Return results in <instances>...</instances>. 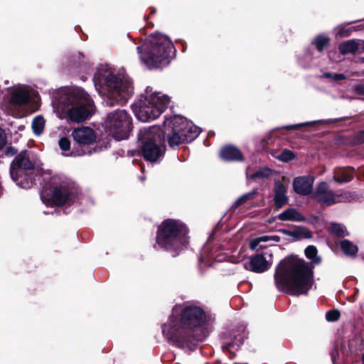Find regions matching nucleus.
<instances>
[{
	"label": "nucleus",
	"mask_w": 364,
	"mask_h": 364,
	"mask_svg": "<svg viewBox=\"0 0 364 364\" xmlns=\"http://www.w3.org/2000/svg\"><path fill=\"white\" fill-rule=\"evenodd\" d=\"M277 218L282 221L303 222L306 220L305 217L294 208H288L284 210L279 214Z\"/></svg>",
	"instance_id": "412c9836"
},
{
	"label": "nucleus",
	"mask_w": 364,
	"mask_h": 364,
	"mask_svg": "<svg viewBox=\"0 0 364 364\" xmlns=\"http://www.w3.org/2000/svg\"><path fill=\"white\" fill-rule=\"evenodd\" d=\"M340 246L342 251L347 255H354L358 252V247L355 245L348 240H343L340 242Z\"/></svg>",
	"instance_id": "393cba45"
},
{
	"label": "nucleus",
	"mask_w": 364,
	"mask_h": 364,
	"mask_svg": "<svg viewBox=\"0 0 364 364\" xmlns=\"http://www.w3.org/2000/svg\"><path fill=\"white\" fill-rule=\"evenodd\" d=\"M207 316L204 310L195 304L175 306L167 323L162 327L168 341L181 348L192 350L196 343L206 336L204 326Z\"/></svg>",
	"instance_id": "f257e3e1"
},
{
	"label": "nucleus",
	"mask_w": 364,
	"mask_h": 364,
	"mask_svg": "<svg viewBox=\"0 0 364 364\" xmlns=\"http://www.w3.org/2000/svg\"><path fill=\"white\" fill-rule=\"evenodd\" d=\"M245 338L246 336L244 332L242 333H239L237 335L234 334V340L230 343L223 345V350L230 351V348L232 347H239L244 342Z\"/></svg>",
	"instance_id": "bb28decb"
},
{
	"label": "nucleus",
	"mask_w": 364,
	"mask_h": 364,
	"mask_svg": "<svg viewBox=\"0 0 364 364\" xmlns=\"http://www.w3.org/2000/svg\"><path fill=\"white\" fill-rule=\"evenodd\" d=\"M305 255L314 264H318L321 262V258L317 256V249L313 245L308 246L306 248Z\"/></svg>",
	"instance_id": "a878e982"
},
{
	"label": "nucleus",
	"mask_w": 364,
	"mask_h": 364,
	"mask_svg": "<svg viewBox=\"0 0 364 364\" xmlns=\"http://www.w3.org/2000/svg\"><path fill=\"white\" fill-rule=\"evenodd\" d=\"M329 38H328L327 36L323 35V34H321V35H318L317 36L314 40L313 41V44L315 45L316 49L319 51V52H321L323 50L324 48L328 45V43H329Z\"/></svg>",
	"instance_id": "c85d7f7f"
},
{
	"label": "nucleus",
	"mask_w": 364,
	"mask_h": 364,
	"mask_svg": "<svg viewBox=\"0 0 364 364\" xmlns=\"http://www.w3.org/2000/svg\"><path fill=\"white\" fill-rule=\"evenodd\" d=\"M188 230L186 225L178 220L166 219L158 228L156 242L161 248L175 256L188 244Z\"/></svg>",
	"instance_id": "423d86ee"
},
{
	"label": "nucleus",
	"mask_w": 364,
	"mask_h": 364,
	"mask_svg": "<svg viewBox=\"0 0 364 364\" xmlns=\"http://www.w3.org/2000/svg\"><path fill=\"white\" fill-rule=\"evenodd\" d=\"M358 140L359 142H363L364 141V130L360 132L358 134Z\"/></svg>",
	"instance_id": "37998d69"
},
{
	"label": "nucleus",
	"mask_w": 364,
	"mask_h": 364,
	"mask_svg": "<svg viewBox=\"0 0 364 364\" xmlns=\"http://www.w3.org/2000/svg\"><path fill=\"white\" fill-rule=\"evenodd\" d=\"M294 235L303 238H311L312 237L311 232L305 228H300L294 232Z\"/></svg>",
	"instance_id": "f704fd0d"
},
{
	"label": "nucleus",
	"mask_w": 364,
	"mask_h": 364,
	"mask_svg": "<svg viewBox=\"0 0 364 364\" xmlns=\"http://www.w3.org/2000/svg\"><path fill=\"white\" fill-rule=\"evenodd\" d=\"M312 197L318 203L330 206L333 204L343 202H349L353 198V194L349 191H333L329 188L326 182L319 183L314 192Z\"/></svg>",
	"instance_id": "ddd939ff"
},
{
	"label": "nucleus",
	"mask_w": 364,
	"mask_h": 364,
	"mask_svg": "<svg viewBox=\"0 0 364 364\" xmlns=\"http://www.w3.org/2000/svg\"><path fill=\"white\" fill-rule=\"evenodd\" d=\"M164 126L165 132L169 129L172 130L173 133L168 139V144L171 147L178 146L183 142L192 141L200 132L199 127L181 115L166 117Z\"/></svg>",
	"instance_id": "1a4fd4ad"
},
{
	"label": "nucleus",
	"mask_w": 364,
	"mask_h": 364,
	"mask_svg": "<svg viewBox=\"0 0 364 364\" xmlns=\"http://www.w3.org/2000/svg\"><path fill=\"white\" fill-rule=\"evenodd\" d=\"M280 237L278 235H262L257 237L253 240H252L250 242V248L252 250H257L258 247L259 248H264V246H259L261 242H279Z\"/></svg>",
	"instance_id": "5701e85b"
},
{
	"label": "nucleus",
	"mask_w": 364,
	"mask_h": 364,
	"mask_svg": "<svg viewBox=\"0 0 364 364\" xmlns=\"http://www.w3.org/2000/svg\"><path fill=\"white\" fill-rule=\"evenodd\" d=\"M280 232H283L284 234L287 235H294V232H291L287 230H285V229H282V230H280Z\"/></svg>",
	"instance_id": "c03bdc74"
},
{
	"label": "nucleus",
	"mask_w": 364,
	"mask_h": 364,
	"mask_svg": "<svg viewBox=\"0 0 364 364\" xmlns=\"http://www.w3.org/2000/svg\"><path fill=\"white\" fill-rule=\"evenodd\" d=\"M256 191H254L250 193H247L246 194L242 195L240 196L234 203V206L235 208L241 205L242 204L245 203L247 200H250L253 198L254 195L255 194Z\"/></svg>",
	"instance_id": "473e14b6"
},
{
	"label": "nucleus",
	"mask_w": 364,
	"mask_h": 364,
	"mask_svg": "<svg viewBox=\"0 0 364 364\" xmlns=\"http://www.w3.org/2000/svg\"><path fill=\"white\" fill-rule=\"evenodd\" d=\"M340 316V312L336 310H331L326 313V318L328 321H336L339 318Z\"/></svg>",
	"instance_id": "c9c22d12"
},
{
	"label": "nucleus",
	"mask_w": 364,
	"mask_h": 364,
	"mask_svg": "<svg viewBox=\"0 0 364 364\" xmlns=\"http://www.w3.org/2000/svg\"><path fill=\"white\" fill-rule=\"evenodd\" d=\"M170 101L168 95L147 86L133 106V111L139 120L149 122L158 118L168 107Z\"/></svg>",
	"instance_id": "0eeeda50"
},
{
	"label": "nucleus",
	"mask_w": 364,
	"mask_h": 364,
	"mask_svg": "<svg viewBox=\"0 0 364 364\" xmlns=\"http://www.w3.org/2000/svg\"><path fill=\"white\" fill-rule=\"evenodd\" d=\"M243 267L256 273H262L269 268V264L262 255H256L250 257L248 260L242 262Z\"/></svg>",
	"instance_id": "dca6fc26"
},
{
	"label": "nucleus",
	"mask_w": 364,
	"mask_h": 364,
	"mask_svg": "<svg viewBox=\"0 0 364 364\" xmlns=\"http://www.w3.org/2000/svg\"><path fill=\"white\" fill-rule=\"evenodd\" d=\"M274 282L277 289L289 295H306L314 283L313 268L302 259L286 257L276 268Z\"/></svg>",
	"instance_id": "f03ea898"
},
{
	"label": "nucleus",
	"mask_w": 364,
	"mask_h": 364,
	"mask_svg": "<svg viewBox=\"0 0 364 364\" xmlns=\"http://www.w3.org/2000/svg\"><path fill=\"white\" fill-rule=\"evenodd\" d=\"M45 126V120L43 117L41 116H37L36 117L32 122V128L33 130V132L36 135H40L44 129Z\"/></svg>",
	"instance_id": "cd10ccee"
},
{
	"label": "nucleus",
	"mask_w": 364,
	"mask_h": 364,
	"mask_svg": "<svg viewBox=\"0 0 364 364\" xmlns=\"http://www.w3.org/2000/svg\"><path fill=\"white\" fill-rule=\"evenodd\" d=\"M337 350H333L332 353H331V359H332V361L333 363H335V358H336V355H337Z\"/></svg>",
	"instance_id": "49530a36"
},
{
	"label": "nucleus",
	"mask_w": 364,
	"mask_h": 364,
	"mask_svg": "<svg viewBox=\"0 0 364 364\" xmlns=\"http://www.w3.org/2000/svg\"><path fill=\"white\" fill-rule=\"evenodd\" d=\"M336 35L340 37H347L350 35L351 32V29H346L344 30L342 28H337L336 30Z\"/></svg>",
	"instance_id": "4c0bfd02"
},
{
	"label": "nucleus",
	"mask_w": 364,
	"mask_h": 364,
	"mask_svg": "<svg viewBox=\"0 0 364 364\" xmlns=\"http://www.w3.org/2000/svg\"><path fill=\"white\" fill-rule=\"evenodd\" d=\"M5 153L7 156H13L16 153V150L11 146L6 147Z\"/></svg>",
	"instance_id": "79ce46f5"
},
{
	"label": "nucleus",
	"mask_w": 364,
	"mask_h": 364,
	"mask_svg": "<svg viewBox=\"0 0 364 364\" xmlns=\"http://www.w3.org/2000/svg\"><path fill=\"white\" fill-rule=\"evenodd\" d=\"M355 92L360 95L364 96V85H357L354 87Z\"/></svg>",
	"instance_id": "ea45409f"
},
{
	"label": "nucleus",
	"mask_w": 364,
	"mask_h": 364,
	"mask_svg": "<svg viewBox=\"0 0 364 364\" xmlns=\"http://www.w3.org/2000/svg\"><path fill=\"white\" fill-rule=\"evenodd\" d=\"M220 157L225 161H242V152L235 146H227L223 147L220 153Z\"/></svg>",
	"instance_id": "aec40b11"
},
{
	"label": "nucleus",
	"mask_w": 364,
	"mask_h": 364,
	"mask_svg": "<svg viewBox=\"0 0 364 364\" xmlns=\"http://www.w3.org/2000/svg\"><path fill=\"white\" fill-rule=\"evenodd\" d=\"M60 148L63 151H67L70 150V140L66 137H62L58 141Z\"/></svg>",
	"instance_id": "e433bc0d"
},
{
	"label": "nucleus",
	"mask_w": 364,
	"mask_h": 364,
	"mask_svg": "<svg viewBox=\"0 0 364 364\" xmlns=\"http://www.w3.org/2000/svg\"><path fill=\"white\" fill-rule=\"evenodd\" d=\"M294 156H295L291 151L289 149H284L278 156V159L282 161L287 162L292 160Z\"/></svg>",
	"instance_id": "72a5a7b5"
},
{
	"label": "nucleus",
	"mask_w": 364,
	"mask_h": 364,
	"mask_svg": "<svg viewBox=\"0 0 364 364\" xmlns=\"http://www.w3.org/2000/svg\"><path fill=\"white\" fill-rule=\"evenodd\" d=\"M106 129L117 141L128 138L132 130V117L124 109H117L107 115Z\"/></svg>",
	"instance_id": "f8f14e48"
},
{
	"label": "nucleus",
	"mask_w": 364,
	"mask_h": 364,
	"mask_svg": "<svg viewBox=\"0 0 364 364\" xmlns=\"http://www.w3.org/2000/svg\"><path fill=\"white\" fill-rule=\"evenodd\" d=\"M272 174V170L267 168L262 167L251 173L250 168H247L246 175L247 179H264L269 177Z\"/></svg>",
	"instance_id": "b1692460"
},
{
	"label": "nucleus",
	"mask_w": 364,
	"mask_h": 364,
	"mask_svg": "<svg viewBox=\"0 0 364 364\" xmlns=\"http://www.w3.org/2000/svg\"><path fill=\"white\" fill-rule=\"evenodd\" d=\"M93 80L96 89L107 95L110 105L126 102L134 92L131 79L108 65L99 67Z\"/></svg>",
	"instance_id": "20e7f679"
},
{
	"label": "nucleus",
	"mask_w": 364,
	"mask_h": 364,
	"mask_svg": "<svg viewBox=\"0 0 364 364\" xmlns=\"http://www.w3.org/2000/svg\"><path fill=\"white\" fill-rule=\"evenodd\" d=\"M164 139V132L159 127L154 126L140 131L139 140L141 143V151L145 160L151 163L161 160L164 154V148L159 144Z\"/></svg>",
	"instance_id": "9b49d317"
},
{
	"label": "nucleus",
	"mask_w": 364,
	"mask_h": 364,
	"mask_svg": "<svg viewBox=\"0 0 364 364\" xmlns=\"http://www.w3.org/2000/svg\"><path fill=\"white\" fill-rule=\"evenodd\" d=\"M346 76L341 73H334L333 75V80L334 81H339L342 80H346Z\"/></svg>",
	"instance_id": "a19ab883"
},
{
	"label": "nucleus",
	"mask_w": 364,
	"mask_h": 364,
	"mask_svg": "<svg viewBox=\"0 0 364 364\" xmlns=\"http://www.w3.org/2000/svg\"><path fill=\"white\" fill-rule=\"evenodd\" d=\"M6 145V136L3 129L0 127V149Z\"/></svg>",
	"instance_id": "58836bf2"
},
{
	"label": "nucleus",
	"mask_w": 364,
	"mask_h": 364,
	"mask_svg": "<svg viewBox=\"0 0 364 364\" xmlns=\"http://www.w3.org/2000/svg\"><path fill=\"white\" fill-rule=\"evenodd\" d=\"M53 111L60 119L80 123L88 119L93 112V101L80 87L58 90L52 100Z\"/></svg>",
	"instance_id": "7ed1b4c3"
},
{
	"label": "nucleus",
	"mask_w": 364,
	"mask_h": 364,
	"mask_svg": "<svg viewBox=\"0 0 364 364\" xmlns=\"http://www.w3.org/2000/svg\"><path fill=\"white\" fill-rule=\"evenodd\" d=\"M364 50V41L360 40H348L339 46L340 52L345 55L362 52Z\"/></svg>",
	"instance_id": "a211bd4d"
},
{
	"label": "nucleus",
	"mask_w": 364,
	"mask_h": 364,
	"mask_svg": "<svg viewBox=\"0 0 364 364\" xmlns=\"http://www.w3.org/2000/svg\"><path fill=\"white\" fill-rule=\"evenodd\" d=\"M362 360H363V364H364V353L363 354Z\"/></svg>",
	"instance_id": "09e8293b"
},
{
	"label": "nucleus",
	"mask_w": 364,
	"mask_h": 364,
	"mask_svg": "<svg viewBox=\"0 0 364 364\" xmlns=\"http://www.w3.org/2000/svg\"><path fill=\"white\" fill-rule=\"evenodd\" d=\"M314 178L311 176H299L294 179V191L301 196H307L312 193Z\"/></svg>",
	"instance_id": "f3484780"
},
{
	"label": "nucleus",
	"mask_w": 364,
	"mask_h": 364,
	"mask_svg": "<svg viewBox=\"0 0 364 364\" xmlns=\"http://www.w3.org/2000/svg\"><path fill=\"white\" fill-rule=\"evenodd\" d=\"M78 58H80V57H82V55L80 53H78Z\"/></svg>",
	"instance_id": "de8ad7c7"
},
{
	"label": "nucleus",
	"mask_w": 364,
	"mask_h": 364,
	"mask_svg": "<svg viewBox=\"0 0 364 364\" xmlns=\"http://www.w3.org/2000/svg\"><path fill=\"white\" fill-rule=\"evenodd\" d=\"M41 164V161L34 153L21 151L11 164V177L18 186L31 188L35 184V172L38 171Z\"/></svg>",
	"instance_id": "6e6552de"
},
{
	"label": "nucleus",
	"mask_w": 364,
	"mask_h": 364,
	"mask_svg": "<svg viewBox=\"0 0 364 364\" xmlns=\"http://www.w3.org/2000/svg\"><path fill=\"white\" fill-rule=\"evenodd\" d=\"M287 188L280 181L274 183V203L277 208H281L288 202V197L286 195Z\"/></svg>",
	"instance_id": "6ab92c4d"
},
{
	"label": "nucleus",
	"mask_w": 364,
	"mask_h": 364,
	"mask_svg": "<svg viewBox=\"0 0 364 364\" xmlns=\"http://www.w3.org/2000/svg\"><path fill=\"white\" fill-rule=\"evenodd\" d=\"M332 122H333L332 119L320 120V121H315V122H304V123H299V124L289 125V126H287L285 128L287 129H297L299 127H304V126L311 125V124H316L317 122L318 123H330Z\"/></svg>",
	"instance_id": "2f4dec72"
},
{
	"label": "nucleus",
	"mask_w": 364,
	"mask_h": 364,
	"mask_svg": "<svg viewBox=\"0 0 364 364\" xmlns=\"http://www.w3.org/2000/svg\"><path fill=\"white\" fill-rule=\"evenodd\" d=\"M331 230L333 234L339 237H345L348 235L346 227L341 224L332 223Z\"/></svg>",
	"instance_id": "7c9ffc66"
},
{
	"label": "nucleus",
	"mask_w": 364,
	"mask_h": 364,
	"mask_svg": "<svg viewBox=\"0 0 364 364\" xmlns=\"http://www.w3.org/2000/svg\"><path fill=\"white\" fill-rule=\"evenodd\" d=\"M313 60V54L310 49H306L302 56L298 59L299 64L304 67H308Z\"/></svg>",
	"instance_id": "c756f323"
},
{
	"label": "nucleus",
	"mask_w": 364,
	"mask_h": 364,
	"mask_svg": "<svg viewBox=\"0 0 364 364\" xmlns=\"http://www.w3.org/2000/svg\"><path fill=\"white\" fill-rule=\"evenodd\" d=\"M354 169L350 167L335 170L333 180L338 183L349 182L353 177Z\"/></svg>",
	"instance_id": "4be33fe9"
},
{
	"label": "nucleus",
	"mask_w": 364,
	"mask_h": 364,
	"mask_svg": "<svg viewBox=\"0 0 364 364\" xmlns=\"http://www.w3.org/2000/svg\"><path fill=\"white\" fill-rule=\"evenodd\" d=\"M141 62L149 68H159L167 65L174 55L175 49L170 38L161 33L148 36L141 46L137 47Z\"/></svg>",
	"instance_id": "39448f33"
},
{
	"label": "nucleus",
	"mask_w": 364,
	"mask_h": 364,
	"mask_svg": "<svg viewBox=\"0 0 364 364\" xmlns=\"http://www.w3.org/2000/svg\"><path fill=\"white\" fill-rule=\"evenodd\" d=\"M31 89L28 85L18 84L8 89L9 104L6 109L9 114L18 115V110L31 101Z\"/></svg>",
	"instance_id": "4468645a"
},
{
	"label": "nucleus",
	"mask_w": 364,
	"mask_h": 364,
	"mask_svg": "<svg viewBox=\"0 0 364 364\" xmlns=\"http://www.w3.org/2000/svg\"><path fill=\"white\" fill-rule=\"evenodd\" d=\"M49 186L50 198H46L44 193L41 195V198L45 204L48 205L53 203L58 205H62L75 201L77 189L75 184L65 176H52Z\"/></svg>",
	"instance_id": "9d476101"
},
{
	"label": "nucleus",
	"mask_w": 364,
	"mask_h": 364,
	"mask_svg": "<svg viewBox=\"0 0 364 364\" xmlns=\"http://www.w3.org/2000/svg\"><path fill=\"white\" fill-rule=\"evenodd\" d=\"M333 74L334 73H323V77H325L326 78H331L333 80Z\"/></svg>",
	"instance_id": "a18cd8bd"
},
{
	"label": "nucleus",
	"mask_w": 364,
	"mask_h": 364,
	"mask_svg": "<svg viewBox=\"0 0 364 364\" xmlns=\"http://www.w3.org/2000/svg\"><path fill=\"white\" fill-rule=\"evenodd\" d=\"M72 136L75 143L83 149L80 151L73 150L69 154H65L66 156H77L91 154L93 152H97L102 150L101 149H97L95 147L92 149L89 148L90 146L94 145L96 139L95 132L90 127H81L76 128L73 131Z\"/></svg>",
	"instance_id": "2eb2a0df"
}]
</instances>
